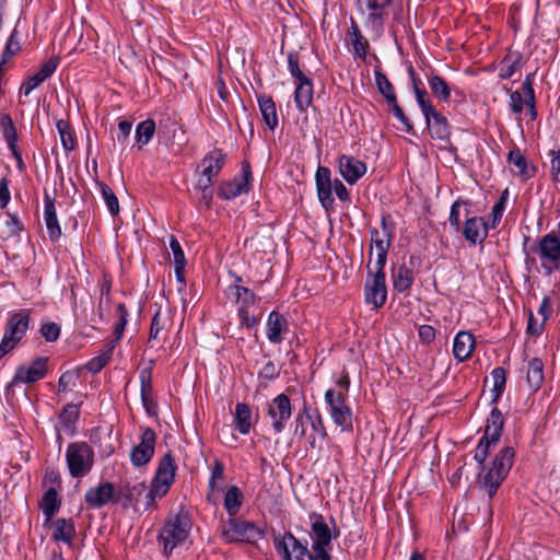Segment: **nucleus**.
Listing matches in <instances>:
<instances>
[{
  "label": "nucleus",
  "mask_w": 560,
  "mask_h": 560,
  "mask_svg": "<svg viewBox=\"0 0 560 560\" xmlns=\"http://www.w3.org/2000/svg\"><path fill=\"white\" fill-rule=\"evenodd\" d=\"M349 35L355 56L364 60L366 58L369 43L362 36L358 25L354 22H352L351 28L349 30Z\"/></svg>",
  "instance_id": "nucleus-44"
},
{
  "label": "nucleus",
  "mask_w": 560,
  "mask_h": 560,
  "mask_svg": "<svg viewBox=\"0 0 560 560\" xmlns=\"http://www.w3.org/2000/svg\"><path fill=\"white\" fill-rule=\"evenodd\" d=\"M491 377L493 381V387L491 389V401L495 404L501 395L503 394V390L505 388L506 384V374L505 370L503 368H495L491 372Z\"/></svg>",
  "instance_id": "nucleus-47"
},
{
  "label": "nucleus",
  "mask_w": 560,
  "mask_h": 560,
  "mask_svg": "<svg viewBox=\"0 0 560 560\" xmlns=\"http://www.w3.org/2000/svg\"><path fill=\"white\" fill-rule=\"evenodd\" d=\"M382 232L376 229L371 231V240L373 245L370 250V259L372 258L374 252L376 256V260L374 262V268H384L387 259V253L392 243L393 233L389 226L387 225V220L385 217L382 218ZM371 265V261L369 262Z\"/></svg>",
  "instance_id": "nucleus-10"
},
{
  "label": "nucleus",
  "mask_w": 560,
  "mask_h": 560,
  "mask_svg": "<svg viewBox=\"0 0 560 560\" xmlns=\"http://www.w3.org/2000/svg\"><path fill=\"white\" fill-rule=\"evenodd\" d=\"M276 548L282 560H317L316 553L311 552L307 545L302 544L291 533H285L276 541Z\"/></svg>",
  "instance_id": "nucleus-11"
},
{
  "label": "nucleus",
  "mask_w": 560,
  "mask_h": 560,
  "mask_svg": "<svg viewBox=\"0 0 560 560\" xmlns=\"http://www.w3.org/2000/svg\"><path fill=\"white\" fill-rule=\"evenodd\" d=\"M375 82L380 93L386 98L388 104L395 103V100L397 98L394 92V88L387 77L381 71H375Z\"/></svg>",
  "instance_id": "nucleus-50"
},
{
  "label": "nucleus",
  "mask_w": 560,
  "mask_h": 560,
  "mask_svg": "<svg viewBox=\"0 0 560 560\" xmlns=\"http://www.w3.org/2000/svg\"><path fill=\"white\" fill-rule=\"evenodd\" d=\"M318 198L324 208L328 209L334 203L331 196L334 189V182L316 185Z\"/></svg>",
  "instance_id": "nucleus-54"
},
{
  "label": "nucleus",
  "mask_w": 560,
  "mask_h": 560,
  "mask_svg": "<svg viewBox=\"0 0 560 560\" xmlns=\"http://www.w3.org/2000/svg\"><path fill=\"white\" fill-rule=\"evenodd\" d=\"M475 348V337L469 331H459L453 342V354L455 359L463 362L470 358Z\"/></svg>",
  "instance_id": "nucleus-24"
},
{
  "label": "nucleus",
  "mask_w": 560,
  "mask_h": 560,
  "mask_svg": "<svg viewBox=\"0 0 560 560\" xmlns=\"http://www.w3.org/2000/svg\"><path fill=\"white\" fill-rule=\"evenodd\" d=\"M80 416L79 406L75 404H68L63 407L59 415V420L62 430L72 435L75 431V422Z\"/></svg>",
  "instance_id": "nucleus-37"
},
{
  "label": "nucleus",
  "mask_w": 560,
  "mask_h": 560,
  "mask_svg": "<svg viewBox=\"0 0 560 560\" xmlns=\"http://www.w3.org/2000/svg\"><path fill=\"white\" fill-rule=\"evenodd\" d=\"M357 3L361 10L365 7L369 12H381L390 4V0H357Z\"/></svg>",
  "instance_id": "nucleus-61"
},
{
  "label": "nucleus",
  "mask_w": 560,
  "mask_h": 560,
  "mask_svg": "<svg viewBox=\"0 0 560 560\" xmlns=\"http://www.w3.org/2000/svg\"><path fill=\"white\" fill-rule=\"evenodd\" d=\"M20 50L21 45L18 40V31L13 30L3 49L1 63L5 65L8 60L14 57Z\"/></svg>",
  "instance_id": "nucleus-52"
},
{
  "label": "nucleus",
  "mask_w": 560,
  "mask_h": 560,
  "mask_svg": "<svg viewBox=\"0 0 560 560\" xmlns=\"http://www.w3.org/2000/svg\"><path fill=\"white\" fill-rule=\"evenodd\" d=\"M117 312H118V316H119V319H118V323L116 324L115 326V330H114V334L116 336V339L114 340L115 343L120 340V338L122 337V334L125 331V327L127 325V317H128V310L126 307V305L124 303H119L117 305Z\"/></svg>",
  "instance_id": "nucleus-56"
},
{
  "label": "nucleus",
  "mask_w": 560,
  "mask_h": 560,
  "mask_svg": "<svg viewBox=\"0 0 560 560\" xmlns=\"http://www.w3.org/2000/svg\"><path fill=\"white\" fill-rule=\"evenodd\" d=\"M56 128L58 130L65 151L70 152L74 150L77 147V141L70 124L65 119H59L56 124Z\"/></svg>",
  "instance_id": "nucleus-42"
},
{
  "label": "nucleus",
  "mask_w": 560,
  "mask_h": 560,
  "mask_svg": "<svg viewBox=\"0 0 560 560\" xmlns=\"http://www.w3.org/2000/svg\"><path fill=\"white\" fill-rule=\"evenodd\" d=\"M559 236L555 233L544 235L538 245V256L541 267L551 273L560 267V223H559Z\"/></svg>",
  "instance_id": "nucleus-9"
},
{
  "label": "nucleus",
  "mask_w": 560,
  "mask_h": 560,
  "mask_svg": "<svg viewBox=\"0 0 560 560\" xmlns=\"http://www.w3.org/2000/svg\"><path fill=\"white\" fill-rule=\"evenodd\" d=\"M225 155L221 150L210 151L200 162L198 170L207 176L215 177L221 171Z\"/></svg>",
  "instance_id": "nucleus-29"
},
{
  "label": "nucleus",
  "mask_w": 560,
  "mask_h": 560,
  "mask_svg": "<svg viewBox=\"0 0 560 560\" xmlns=\"http://www.w3.org/2000/svg\"><path fill=\"white\" fill-rule=\"evenodd\" d=\"M509 162L517 168V172L521 176H530L526 159L520 151L510 152Z\"/></svg>",
  "instance_id": "nucleus-55"
},
{
  "label": "nucleus",
  "mask_w": 560,
  "mask_h": 560,
  "mask_svg": "<svg viewBox=\"0 0 560 560\" xmlns=\"http://www.w3.org/2000/svg\"><path fill=\"white\" fill-rule=\"evenodd\" d=\"M288 68L291 75L298 80H302L303 78H307L300 68V58L298 52L290 51L287 56Z\"/></svg>",
  "instance_id": "nucleus-59"
},
{
  "label": "nucleus",
  "mask_w": 560,
  "mask_h": 560,
  "mask_svg": "<svg viewBox=\"0 0 560 560\" xmlns=\"http://www.w3.org/2000/svg\"><path fill=\"white\" fill-rule=\"evenodd\" d=\"M259 377L271 381L279 375V369L271 361H267L264 366L259 370Z\"/></svg>",
  "instance_id": "nucleus-63"
},
{
  "label": "nucleus",
  "mask_w": 560,
  "mask_h": 560,
  "mask_svg": "<svg viewBox=\"0 0 560 560\" xmlns=\"http://www.w3.org/2000/svg\"><path fill=\"white\" fill-rule=\"evenodd\" d=\"M39 331L47 342H54L59 338L61 329L57 323L48 322L40 326Z\"/></svg>",
  "instance_id": "nucleus-57"
},
{
  "label": "nucleus",
  "mask_w": 560,
  "mask_h": 560,
  "mask_svg": "<svg viewBox=\"0 0 560 560\" xmlns=\"http://www.w3.org/2000/svg\"><path fill=\"white\" fill-rule=\"evenodd\" d=\"M61 501L58 497L56 489L49 488L43 495L40 501V509L45 515V523L51 521L54 515L59 511Z\"/></svg>",
  "instance_id": "nucleus-36"
},
{
  "label": "nucleus",
  "mask_w": 560,
  "mask_h": 560,
  "mask_svg": "<svg viewBox=\"0 0 560 560\" xmlns=\"http://www.w3.org/2000/svg\"><path fill=\"white\" fill-rule=\"evenodd\" d=\"M31 323V311L23 308L10 314L0 342V360L15 349L25 337Z\"/></svg>",
  "instance_id": "nucleus-3"
},
{
  "label": "nucleus",
  "mask_w": 560,
  "mask_h": 560,
  "mask_svg": "<svg viewBox=\"0 0 560 560\" xmlns=\"http://www.w3.org/2000/svg\"><path fill=\"white\" fill-rule=\"evenodd\" d=\"M52 528L54 540L71 544L75 535L74 524L71 520L58 518L52 523Z\"/></svg>",
  "instance_id": "nucleus-34"
},
{
  "label": "nucleus",
  "mask_w": 560,
  "mask_h": 560,
  "mask_svg": "<svg viewBox=\"0 0 560 560\" xmlns=\"http://www.w3.org/2000/svg\"><path fill=\"white\" fill-rule=\"evenodd\" d=\"M393 287L398 292L409 290L413 282V272L406 265H400L393 269L392 272Z\"/></svg>",
  "instance_id": "nucleus-35"
},
{
  "label": "nucleus",
  "mask_w": 560,
  "mask_h": 560,
  "mask_svg": "<svg viewBox=\"0 0 560 560\" xmlns=\"http://www.w3.org/2000/svg\"><path fill=\"white\" fill-rule=\"evenodd\" d=\"M338 168L340 175L350 185L355 184L366 173L365 163L349 155L339 158Z\"/></svg>",
  "instance_id": "nucleus-17"
},
{
  "label": "nucleus",
  "mask_w": 560,
  "mask_h": 560,
  "mask_svg": "<svg viewBox=\"0 0 560 560\" xmlns=\"http://www.w3.org/2000/svg\"><path fill=\"white\" fill-rule=\"evenodd\" d=\"M520 54H508L500 63L499 77L501 79H510L520 70Z\"/></svg>",
  "instance_id": "nucleus-46"
},
{
  "label": "nucleus",
  "mask_w": 560,
  "mask_h": 560,
  "mask_svg": "<svg viewBox=\"0 0 560 560\" xmlns=\"http://www.w3.org/2000/svg\"><path fill=\"white\" fill-rule=\"evenodd\" d=\"M324 398L334 423L339 427L342 432L352 431L353 413L348 405L347 397L337 394L336 389L329 388L326 390Z\"/></svg>",
  "instance_id": "nucleus-7"
},
{
  "label": "nucleus",
  "mask_w": 560,
  "mask_h": 560,
  "mask_svg": "<svg viewBox=\"0 0 560 560\" xmlns=\"http://www.w3.org/2000/svg\"><path fill=\"white\" fill-rule=\"evenodd\" d=\"M366 27L371 28L377 35L383 31L384 26V11L381 12H369L365 21Z\"/></svg>",
  "instance_id": "nucleus-58"
},
{
  "label": "nucleus",
  "mask_w": 560,
  "mask_h": 560,
  "mask_svg": "<svg viewBox=\"0 0 560 560\" xmlns=\"http://www.w3.org/2000/svg\"><path fill=\"white\" fill-rule=\"evenodd\" d=\"M245 188V161L242 162V168L240 174L232 180L223 182L219 188V197L225 200H231L244 191Z\"/></svg>",
  "instance_id": "nucleus-25"
},
{
  "label": "nucleus",
  "mask_w": 560,
  "mask_h": 560,
  "mask_svg": "<svg viewBox=\"0 0 560 560\" xmlns=\"http://www.w3.org/2000/svg\"><path fill=\"white\" fill-rule=\"evenodd\" d=\"M514 450L504 447L494 457L491 466L486 469L482 465V471L479 472L478 483L492 498L503 480L506 478L513 465Z\"/></svg>",
  "instance_id": "nucleus-1"
},
{
  "label": "nucleus",
  "mask_w": 560,
  "mask_h": 560,
  "mask_svg": "<svg viewBox=\"0 0 560 560\" xmlns=\"http://www.w3.org/2000/svg\"><path fill=\"white\" fill-rule=\"evenodd\" d=\"M368 278L364 285L365 302L374 308L382 307L387 299V287L384 268H371L368 264Z\"/></svg>",
  "instance_id": "nucleus-8"
},
{
  "label": "nucleus",
  "mask_w": 560,
  "mask_h": 560,
  "mask_svg": "<svg viewBox=\"0 0 560 560\" xmlns=\"http://www.w3.org/2000/svg\"><path fill=\"white\" fill-rule=\"evenodd\" d=\"M66 462L71 477H84L93 468L94 450L86 442L69 443L66 450Z\"/></svg>",
  "instance_id": "nucleus-5"
},
{
  "label": "nucleus",
  "mask_w": 560,
  "mask_h": 560,
  "mask_svg": "<svg viewBox=\"0 0 560 560\" xmlns=\"http://www.w3.org/2000/svg\"><path fill=\"white\" fill-rule=\"evenodd\" d=\"M429 86L432 93L440 100L446 102L451 97V89L446 81L440 75H433L429 79Z\"/></svg>",
  "instance_id": "nucleus-49"
},
{
  "label": "nucleus",
  "mask_w": 560,
  "mask_h": 560,
  "mask_svg": "<svg viewBox=\"0 0 560 560\" xmlns=\"http://www.w3.org/2000/svg\"><path fill=\"white\" fill-rule=\"evenodd\" d=\"M44 203V219L47 231L50 240L56 241L61 235V229L57 219L55 200L48 194H45Z\"/></svg>",
  "instance_id": "nucleus-28"
},
{
  "label": "nucleus",
  "mask_w": 560,
  "mask_h": 560,
  "mask_svg": "<svg viewBox=\"0 0 560 560\" xmlns=\"http://www.w3.org/2000/svg\"><path fill=\"white\" fill-rule=\"evenodd\" d=\"M147 486L144 482H122L119 485L116 499L121 501L125 506L140 502L141 497L145 495Z\"/></svg>",
  "instance_id": "nucleus-21"
},
{
  "label": "nucleus",
  "mask_w": 560,
  "mask_h": 560,
  "mask_svg": "<svg viewBox=\"0 0 560 560\" xmlns=\"http://www.w3.org/2000/svg\"><path fill=\"white\" fill-rule=\"evenodd\" d=\"M115 349V341H110L105 348L101 351V353L91 359L86 363V369L89 372L95 374L98 373L112 359L113 352Z\"/></svg>",
  "instance_id": "nucleus-41"
},
{
  "label": "nucleus",
  "mask_w": 560,
  "mask_h": 560,
  "mask_svg": "<svg viewBox=\"0 0 560 560\" xmlns=\"http://www.w3.org/2000/svg\"><path fill=\"white\" fill-rule=\"evenodd\" d=\"M164 329V320L161 318V313L158 311L151 322L149 341L159 338L160 332Z\"/></svg>",
  "instance_id": "nucleus-62"
},
{
  "label": "nucleus",
  "mask_w": 560,
  "mask_h": 560,
  "mask_svg": "<svg viewBox=\"0 0 560 560\" xmlns=\"http://www.w3.org/2000/svg\"><path fill=\"white\" fill-rule=\"evenodd\" d=\"M498 443V441H492L491 439H487L486 436H482L479 441V444L476 447L475 451V459L480 464L483 465L487 457L489 456L490 450L492 446H494Z\"/></svg>",
  "instance_id": "nucleus-53"
},
{
  "label": "nucleus",
  "mask_w": 560,
  "mask_h": 560,
  "mask_svg": "<svg viewBox=\"0 0 560 560\" xmlns=\"http://www.w3.org/2000/svg\"><path fill=\"white\" fill-rule=\"evenodd\" d=\"M236 431L245 433V402L236 405L234 423L225 424L219 432V438L229 447L237 446Z\"/></svg>",
  "instance_id": "nucleus-16"
},
{
  "label": "nucleus",
  "mask_w": 560,
  "mask_h": 560,
  "mask_svg": "<svg viewBox=\"0 0 560 560\" xmlns=\"http://www.w3.org/2000/svg\"><path fill=\"white\" fill-rule=\"evenodd\" d=\"M424 117L432 138L445 140L450 137L451 131L447 119L442 114L433 109L432 114H427Z\"/></svg>",
  "instance_id": "nucleus-26"
},
{
  "label": "nucleus",
  "mask_w": 560,
  "mask_h": 560,
  "mask_svg": "<svg viewBox=\"0 0 560 560\" xmlns=\"http://www.w3.org/2000/svg\"><path fill=\"white\" fill-rule=\"evenodd\" d=\"M229 285L225 289V304L236 306V313L238 316L240 326L245 325V300H242V294L245 292V288L242 285V275H237L234 270H229L228 273Z\"/></svg>",
  "instance_id": "nucleus-12"
},
{
  "label": "nucleus",
  "mask_w": 560,
  "mask_h": 560,
  "mask_svg": "<svg viewBox=\"0 0 560 560\" xmlns=\"http://www.w3.org/2000/svg\"><path fill=\"white\" fill-rule=\"evenodd\" d=\"M191 529V521L183 506L174 514H170L159 534V540L163 544L164 551L170 553L174 548L183 544Z\"/></svg>",
  "instance_id": "nucleus-2"
},
{
  "label": "nucleus",
  "mask_w": 560,
  "mask_h": 560,
  "mask_svg": "<svg viewBox=\"0 0 560 560\" xmlns=\"http://www.w3.org/2000/svg\"><path fill=\"white\" fill-rule=\"evenodd\" d=\"M522 86L524 91V101L527 105V114L529 115V119L534 120L537 117V112L535 108V93L533 89L532 74L526 77Z\"/></svg>",
  "instance_id": "nucleus-48"
},
{
  "label": "nucleus",
  "mask_w": 560,
  "mask_h": 560,
  "mask_svg": "<svg viewBox=\"0 0 560 560\" xmlns=\"http://www.w3.org/2000/svg\"><path fill=\"white\" fill-rule=\"evenodd\" d=\"M221 537L228 544L245 541V521L236 515L229 516L221 524Z\"/></svg>",
  "instance_id": "nucleus-20"
},
{
  "label": "nucleus",
  "mask_w": 560,
  "mask_h": 560,
  "mask_svg": "<svg viewBox=\"0 0 560 560\" xmlns=\"http://www.w3.org/2000/svg\"><path fill=\"white\" fill-rule=\"evenodd\" d=\"M155 132V122L153 119H145L137 125L136 128V144L142 149L150 142Z\"/></svg>",
  "instance_id": "nucleus-43"
},
{
  "label": "nucleus",
  "mask_w": 560,
  "mask_h": 560,
  "mask_svg": "<svg viewBox=\"0 0 560 560\" xmlns=\"http://www.w3.org/2000/svg\"><path fill=\"white\" fill-rule=\"evenodd\" d=\"M258 105L264 122L273 130L278 126V115L276 104L269 96H260Z\"/></svg>",
  "instance_id": "nucleus-39"
},
{
  "label": "nucleus",
  "mask_w": 560,
  "mask_h": 560,
  "mask_svg": "<svg viewBox=\"0 0 560 560\" xmlns=\"http://www.w3.org/2000/svg\"><path fill=\"white\" fill-rule=\"evenodd\" d=\"M545 380L544 363L538 358H533L527 362L526 381L530 389L537 392Z\"/></svg>",
  "instance_id": "nucleus-31"
},
{
  "label": "nucleus",
  "mask_w": 560,
  "mask_h": 560,
  "mask_svg": "<svg viewBox=\"0 0 560 560\" xmlns=\"http://www.w3.org/2000/svg\"><path fill=\"white\" fill-rule=\"evenodd\" d=\"M418 335L422 343L429 345L435 339L436 331L430 325H421L418 328Z\"/></svg>",
  "instance_id": "nucleus-64"
},
{
  "label": "nucleus",
  "mask_w": 560,
  "mask_h": 560,
  "mask_svg": "<svg viewBox=\"0 0 560 560\" xmlns=\"http://www.w3.org/2000/svg\"><path fill=\"white\" fill-rule=\"evenodd\" d=\"M292 413L290 398L285 394H279L268 406V415L272 420V428L277 433L284 429L285 422Z\"/></svg>",
  "instance_id": "nucleus-15"
},
{
  "label": "nucleus",
  "mask_w": 560,
  "mask_h": 560,
  "mask_svg": "<svg viewBox=\"0 0 560 560\" xmlns=\"http://www.w3.org/2000/svg\"><path fill=\"white\" fill-rule=\"evenodd\" d=\"M287 327V320L277 312H271L267 322V337L273 343H279L281 334Z\"/></svg>",
  "instance_id": "nucleus-38"
},
{
  "label": "nucleus",
  "mask_w": 560,
  "mask_h": 560,
  "mask_svg": "<svg viewBox=\"0 0 560 560\" xmlns=\"http://www.w3.org/2000/svg\"><path fill=\"white\" fill-rule=\"evenodd\" d=\"M503 424L504 420L502 412L497 407H494L487 419L483 436L499 442Z\"/></svg>",
  "instance_id": "nucleus-33"
},
{
  "label": "nucleus",
  "mask_w": 560,
  "mask_h": 560,
  "mask_svg": "<svg viewBox=\"0 0 560 560\" xmlns=\"http://www.w3.org/2000/svg\"><path fill=\"white\" fill-rule=\"evenodd\" d=\"M413 88H415L417 103H418L419 107L421 108L423 115L432 114L433 109H435V108L433 107L431 102L427 98V92L424 90L420 89L417 85V83H415Z\"/></svg>",
  "instance_id": "nucleus-60"
},
{
  "label": "nucleus",
  "mask_w": 560,
  "mask_h": 560,
  "mask_svg": "<svg viewBox=\"0 0 560 560\" xmlns=\"http://www.w3.org/2000/svg\"><path fill=\"white\" fill-rule=\"evenodd\" d=\"M152 370H153V361H150V365L140 371L139 380H140V396L141 401L149 415H152V409L155 407L152 400Z\"/></svg>",
  "instance_id": "nucleus-23"
},
{
  "label": "nucleus",
  "mask_w": 560,
  "mask_h": 560,
  "mask_svg": "<svg viewBox=\"0 0 560 560\" xmlns=\"http://www.w3.org/2000/svg\"><path fill=\"white\" fill-rule=\"evenodd\" d=\"M101 189L102 197L105 201V205L112 215H117L119 213V202L113 189L105 183L97 184Z\"/></svg>",
  "instance_id": "nucleus-51"
},
{
  "label": "nucleus",
  "mask_w": 560,
  "mask_h": 560,
  "mask_svg": "<svg viewBox=\"0 0 560 560\" xmlns=\"http://www.w3.org/2000/svg\"><path fill=\"white\" fill-rule=\"evenodd\" d=\"M59 65L57 57H51L47 60L40 69L30 77L21 86L20 92L24 95H28L34 89L42 84L46 79L52 75Z\"/></svg>",
  "instance_id": "nucleus-19"
},
{
  "label": "nucleus",
  "mask_w": 560,
  "mask_h": 560,
  "mask_svg": "<svg viewBox=\"0 0 560 560\" xmlns=\"http://www.w3.org/2000/svg\"><path fill=\"white\" fill-rule=\"evenodd\" d=\"M313 100V83L308 78L298 80L294 101L300 110L306 109Z\"/></svg>",
  "instance_id": "nucleus-32"
},
{
  "label": "nucleus",
  "mask_w": 560,
  "mask_h": 560,
  "mask_svg": "<svg viewBox=\"0 0 560 560\" xmlns=\"http://www.w3.org/2000/svg\"><path fill=\"white\" fill-rule=\"evenodd\" d=\"M0 130L13 156L18 160L20 164H22V156L16 145L18 132L10 115L2 114L0 116Z\"/></svg>",
  "instance_id": "nucleus-22"
},
{
  "label": "nucleus",
  "mask_w": 560,
  "mask_h": 560,
  "mask_svg": "<svg viewBox=\"0 0 560 560\" xmlns=\"http://www.w3.org/2000/svg\"><path fill=\"white\" fill-rule=\"evenodd\" d=\"M463 234L465 238L471 244L482 242V240L487 236V229L482 218L472 217L467 219L463 229Z\"/></svg>",
  "instance_id": "nucleus-30"
},
{
  "label": "nucleus",
  "mask_w": 560,
  "mask_h": 560,
  "mask_svg": "<svg viewBox=\"0 0 560 560\" xmlns=\"http://www.w3.org/2000/svg\"><path fill=\"white\" fill-rule=\"evenodd\" d=\"M156 442V434L153 429L145 428L140 436V443L136 445L130 453V460L133 466L148 464L153 454Z\"/></svg>",
  "instance_id": "nucleus-14"
},
{
  "label": "nucleus",
  "mask_w": 560,
  "mask_h": 560,
  "mask_svg": "<svg viewBox=\"0 0 560 560\" xmlns=\"http://www.w3.org/2000/svg\"><path fill=\"white\" fill-rule=\"evenodd\" d=\"M243 503V493L236 486L228 489L224 495V509L229 516L237 515Z\"/></svg>",
  "instance_id": "nucleus-40"
},
{
  "label": "nucleus",
  "mask_w": 560,
  "mask_h": 560,
  "mask_svg": "<svg viewBox=\"0 0 560 560\" xmlns=\"http://www.w3.org/2000/svg\"><path fill=\"white\" fill-rule=\"evenodd\" d=\"M312 549L317 560H331L328 548L330 547L334 534L325 518L318 513L310 514ZM337 537V534L335 535Z\"/></svg>",
  "instance_id": "nucleus-6"
},
{
  "label": "nucleus",
  "mask_w": 560,
  "mask_h": 560,
  "mask_svg": "<svg viewBox=\"0 0 560 560\" xmlns=\"http://www.w3.org/2000/svg\"><path fill=\"white\" fill-rule=\"evenodd\" d=\"M115 499V489L112 482H101L90 488L84 495L86 504L92 509H100Z\"/></svg>",
  "instance_id": "nucleus-18"
},
{
  "label": "nucleus",
  "mask_w": 560,
  "mask_h": 560,
  "mask_svg": "<svg viewBox=\"0 0 560 560\" xmlns=\"http://www.w3.org/2000/svg\"><path fill=\"white\" fill-rule=\"evenodd\" d=\"M47 359L38 357L30 364L19 366L11 381V385L35 383L46 376Z\"/></svg>",
  "instance_id": "nucleus-13"
},
{
  "label": "nucleus",
  "mask_w": 560,
  "mask_h": 560,
  "mask_svg": "<svg viewBox=\"0 0 560 560\" xmlns=\"http://www.w3.org/2000/svg\"><path fill=\"white\" fill-rule=\"evenodd\" d=\"M307 418L311 420L313 429V433L308 436L310 446L312 448H320L322 443L327 435L323 420L320 416H317L315 419H312L311 416H307Z\"/></svg>",
  "instance_id": "nucleus-45"
},
{
  "label": "nucleus",
  "mask_w": 560,
  "mask_h": 560,
  "mask_svg": "<svg viewBox=\"0 0 560 560\" xmlns=\"http://www.w3.org/2000/svg\"><path fill=\"white\" fill-rule=\"evenodd\" d=\"M176 468L172 454L170 452L166 453L161 458L155 476L151 482V488L144 495L145 509L154 505L156 495L162 498L167 493L174 482Z\"/></svg>",
  "instance_id": "nucleus-4"
},
{
  "label": "nucleus",
  "mask_w": 560,
  "mask_h": 560,
  "mask_svg": "<svg viewBox=\"0 0 560 560\" xmlns=\"http://www.w3.org/2000/svg\"><path fill=\"white\" fill-rule=\"evenodd\" d=\"M224 478V465L215 460L209 478L207 500L213 505L218 504L220 493L223 491L221 482Z\"/></svg>",
  "instance_id": "nucleus-27"
}]
</instances>
